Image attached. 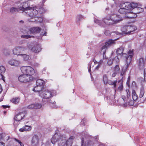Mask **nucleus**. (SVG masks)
<instances>
[{
    "label": "nucleus",
    "instance_id": "5701e85b",
    "mask_svg": "<svg viewBox=\"0 0 146 146\" xmlns=\"http://www.w3.org/2000/svg\"><path fill=\"white\" fill-rule=\"evenodd\" d=\"M138 64L140 69L143 68L144 65V63L143 59L142 58H141L139 59Z\"/></svg>",
    "mask_w": 146,
    "mask_h": 146
},
{
    "label": "nucleus",
    "instance_id": "09e8293b",
    "mask_svg": "<svg viewBox=\"0 0 146 146\" xmlns=\"http://www.w3.org/2000/svg\"><path fill=\"white\" fill-rule=\"evenodd\" d=\"M105 35L107 36H108L110 34V32L109 31H106L104 32Z\"/></svg>",
    "mask_w": 146,
    "mask_h": 146
},
{
    "label": "nucleus",
    "instance_id": "9d476101",
    "mask_svg": "<svg viewBox=\"0 0 146 146\" xmlns=\"http://www.w3.org/2000/svg\"><path fill=\"white\" fill-rule=\"evenodd\" d=\"M141 6V5L140 4H138L137 3L133 2L130 3L127 2L124 3L123 5V7H127V8L129 9V10L137 7L138 6Z\"/></svg>",
    "mask_w": 146,
    "mask_h": 146
},
{
    "label": "nucleus",
    "instance_id": "5fc2aeb1",
    "mask_svg": "<svg viewBox=\"0 0 146 146\" xmlns=\"http://www.w3.org/2000/svg\"><path fill=\"white\" fill-rule=\"evenodd\" d=\"M2 90L1 86V84H0V94L2 92Z\"/></svg>",
    "mask_w": 146,
    "mask_h": 146
},
{
    "label": "nucleus",
    "instance_id": "e2e57ef3",
    "mask_svg": "<svg viewBox=\"0 0 146 146\" xmlns=\"http://www.w3.org/2000/svg\"><path fill=\"white\" fill-rule=\"evenodd\" d=\"M53 107L54 108H56V106H54Z\"/></svg>",
    "mask_w": 146,
    "mask_h": 146
},
{
    "label": "nucleus",
    "instance_id": "aec40b11",
    "mask_svg": "<svg viewBox=\"0 0 146 146\" xmlns=\"http://www.w3.org/2000/svg\"><path fill=\"white\" fill-rule=\"evenodd\" d=\"M44 89L43 87H40V86H35L33 89V90L35 92H38L39 93V95L41 93Z\"/></svg>",
    "mask_w": 146,
    "mask_h": 146
},
{
    "label": "nucleus",
    "instance_id": "f704fd0d",
    "mask_svg": "<svg viewBox=\"0 0 146 146\" xmlns=\"http://www.w3.org/2000/svg\"><path fill=\"white\" fill-rule=\"evenodd\" d=\"M19 11V9L15 7H13L10 9V12L12 13H13Z\"/></svg>",
    "mask_w": 146,
    "mask_h": 146
},
{
    "label": "nucleus",
    "instance_id": "393cba45",
    "mask_svg": "<svg viewBox=\"0 0 146 146\" xmlns=\"http://www.w3.org/2000/svg\"><path fill=\"white\" fill-rule=\"evenodd\" d=\"M5 69L3 66H0V76L1 77V78L4 81V79L3 78V76L2 74L5 72Z\"/></svg>",
    "mask_w": 146,
    "mask_h": 146
},
{
    "label": "nucleus",
    "instance_id": "72a5a7b5",
    "mask_svg": "<svg viewBox=\"0 0 146 146\" xmlns=\"http://www.w3.org/2000/svg\"><path fill=\"white\" fill-rule=\"evenodd\" d=\"M132 97L134 100H136L138 98V96L137 95L135 90L132 92Z\"/></svg>",
    "mask_w": 146,
    "mask_h": 146
},
{
    "label": "nucleus",
    "instance_id": "6ab92c4d",
    "mask_svg": "<svg viewBox=\"0 0 146 146\" xmlns=\"http://www.w3.org/2000/svg\"><path fill=\"white\" fill-rule=\"evenodd\" d=\"M137 29V27L134 25H128V34H133V32Z\"/></svg>",
    "mask_w": 146,
    "mask_h": 146
},
{
    "label": "nucleus",
    "instance_id": "39448f33",
    "mask_svg": "<svg viewBox=\"0 0 146 146\" xmlns=\"http://www.w3.org/2000/svg\"><path fill=\"white\" fill-rule=\"evenodd\" d=\"M115 40H109L105 43V44L102 48L101 52H103V58H106L105 55L106 50L108 47L114 44Z\"/></svg>",
    "mask_w": 146,
    "mask_h": 146
},
{
    "label": "nucleus",
    "instance_id": "4d7b16f0",
    "mask_svg": "<svg viewBox=\"0 0 146 146\" xmlns=\"http://www.w3.org/2000/svg\"><path fill=\"white\" fill-rule=\"evenodd\" d=\"M114 33H115L116 35H120L121 34V33H119L118 32H114Z\"/></svg>",
    "mask_w": 146,
    "mask_h": 146
},
{
    "label": "nucleus",
    "instance_id": "c9c22d12",
    "mask_svg": "<svg viewBox=\"0 0 146 146\" xmlns=\"http://www.w3.org/2000/svg\"><path fill=\"white\" fill-rule=\"evenodd\" d=\"M103 79L104 84H107L108 81V79L107 75L105 74L103 76Z\"/></svg>",
    "mask_w": 146,
    "mask_h": 146
},
{
    "label": "nucleus",
    "instance_id": "e433bc0d",
    "mask_svg": "<svg viewBox=\"0 0 146 146\" xmlns=\"http://www.w3.org/2000/svg\"><path fill=\"white\" fill-rule=\"evenodd\" d=\"M113 62V59L109 58L108 60V64L109 66H110L112 64Z\"/></svg>",
    "mask_w": 146,
    "mask_h": 146
},
{
    "label": "nucleus",
    "instance_id": "dca6fc26",
    "mask_svg": "<svg viewBox=\"0 0 146 146\" xmlns=\"http://www.w3.org/2000/svg\"><path fill=\"white\" fill-rule=\"evenodd\" d=\"M41 29L38 27H33L30 28L29 31L31 33L33 34L39 33L41 31Z\"/></svg>",
    "mask_w": 146,
    "mask_h": 146
},
{
    "label": "nucleus",
    "instance_id": "4468645a",
    "mask_svg": "<svg viewBox=\"0 0 146 146\" xmlns=\"http://www.w3.org/2000/svg\"><path fill=\"white\" fill-rule=\"evenodd\" d=\"M84 140L82 138V146H94V143L92 141V139H88L84 143Z\"/></svg>",
    "mask_w": 146,
    "mask_h": 146
},
{
    "label": "nucleus",
    "instance_id": "f03ea898",
    "mask_svg": "<svg viewBox=\"0 0 146 146\" xmlns=\"http://www.w3.org/2000/svg\"><path fill=\"white\" fill-rule=\"evenodd\" d=\"M51 141L53 144L58 142L59 146H64L65 145V137H63L59 132H57L55 134L51 139Z\"/></svg>",
    "mask_w": 146,
    "mask_h": 146
},
{
    "label": "nucleus",
    "instance_id": "49530a36",
    "mask_svg": "<svg viewBox=\"0 0 146 146\" xmlns=\"http://www.w3.org/2000/svg\"><path fill=\"white\" fill-rule=\"evenodd\" d=\"M126 93L127 94V98H129L130 96V94L129 93V90H126Z\"/></svg>",
    "mask_w": 146,
    "mask_h": 146
},
{
    "label": "nucleus",
    "instance_id": "c756f323",
    "mask_svg": "<svg viewBox=\"0 0 146 146\" xmlns=\"http://www.w3.org/2000/svg\"><path fill=\"white\" fill-rule=\"evenodd\" d=\"M18 56L22 57L23 60L25 61L28 60L29 58V56L26 54H18Z\"/></svg>",
    "mask_w": 146,
    "mask_h": 146
},
{
    "label": "nucleus",
    "instance_id": "37998d69",
    "mask_svg": "<svg viewBox=\"0 0 146 146\" xmlns=\"http://www.w3.org/2000/svg\"><path fill=\"white\" fill-rule=\"evenodd\" d=\"M6 135L3 133H1L0 134V141H1L3 140L4 139Z\"/></svg>",
    "mask_w": 146,
    "mask_h": 146
},
{
    "label": "nucleus",
    "instance_id": "20e7f679",
    "mask_svg": "<svg viewBox=\"0 0 146 146\" xmlns=\"http://www.w3.org/2000/svg\"><path fill=\"white\" fill-rule=\"evenodd\" d=\"M21 69L23 73L29 76H31L35 73L34 69L29 66L22 67L21 68Z\"/></svg>",
    "mask_w": 146,
    "mask_h": 146
},
{
    "label": "nucleus",
    "instance_id": "3c124183",
    "mask_svg": "<svg viewBox=\"0 0 146 146\" xmlns=\"http://www.w3.org/2000/svg\"><path fill=\"white\" fill-rule=\"evenodd\" d=\"M117 73V72H115V71H114V72L112 74V77H115V76L116 75Z\"/></svg>",
    "mask_w": 146,
    "mask_h": 146
},
{
    "label": "nucleus",
    "instance_id": "ddd939ff",
    "mask_svg": "<svg viewBox=\"0 0 146 146\" xmlns=\"http://www.w3.org/2000/svg\"><path fill=\"white\" fill-rule=\"evenodd\" d=\"M39 138L36 135H34L32 137L31 140L32 146H38L39 143Z\"/></svg>",
    "mask_w": 146,
    "mask_h": 146
},
{
    "label": "nucleus",
    "instance_id": "58836bf2",
    "mask_svg": "<svg viewBox=\"0 0 146 146\" xmlns=\"http://www.w3.org/2000/svg\"><path fill=\"white\" fill-rule=\"evenodd\" d=\"M103 63V61L101 60L100 62L98 63V64L97 66H96L95 68V70H98L100 68V66L101 65L102 63Z\"/></svg>",
    "mask_w": 146,
    "mask_h": 146
},
{
    "label": "nucleus",
    "instance_id": "79ce46f5",
    "mask_svg": "<svg viewBox=\"0 0 146 146\" xmlns=\"http://www.w3.org/2000/svg\"><path fill=\"white\" fill-rule=\"evenodd\" d=\"M33 37V36H31L30 35H22L21 36V37L22 38H30L31 37Z\"/></svg>",
    "mask_w": 146,
    "mask_h": 146
},
{
    "label": "nucleus",
    "instance_id": "bf43d9fd",
    "mask_svg": "<svg viewBox=\"0 0 146 146\" xmlns=\"http://www.w3.org/2000/svg\"><path fill=\"white\" fill-rule=\"evenodd\" d=\"M127 17L128 18H133L134 17L133 16H130L129 15H128V16H127Z\"/></svg>",
    "mask_w": 146,
    "mask_h": 146
},
{
    "label": "nucleus",
    "instance_id": "c03bdc74",
    "mask_svg": "<svg viewBox=\"0 0 146 146\" xmlns=\"http://www.w3.org/2000/svg\"><path fill=\"white\" fill-rule=\"evenodd\" d=\"M15 140L20 145V146H24L23 143L21 142L19 140L17 139L16 138H15Z\"/></svg>",
    "mask_w": 146,
    "mask_h": 146
},
{
    "label": "nucleus",
    "instance_id": "864d4df0",
    "mask_svg": "<svg viewBox=\"0 0 146 146\" xmlns=\"http://www.w3.org/2000/svg\"><path fill=\"white\" fill-rule=\"evenodd\" d=\"M3 108H9V106H8L3 105L2 106Z\"/></svg>",
    "mask_w": 146,
    "mask_h": 146
},
{
    "label": "nucleus",
    "instance_id": "2f4dec72",
    "mask_svg": "<svg viewBox=\"0 0 146 146\" xmlns=\"http://www.w3.org/2000/svg\"><path fill=\"white\" fill-rule=\"evenodd\" d=\"M144 88L143 86H142L140 89V91L139 95V97L140 98H142L144 94Z\"/></svg>",
    "mask_w": 146,
    "mask_h": 146
},
{
    "label": "nucleus",
    "instance_id": "1a4fd4ad",
    "mask_svg": "<svg viewBox=\"0 0 146 146\" xmlns=\"http://www.w3.org/2000/svg\"><path fill=\"white\" fill-rule=\"evenodd\" d=\"M16 4L17 5V6L19 8L18 9L19 10H22L26 13H27V12H26V11L29 10H30L31 9L30 7H26V6L25 5L27 4V3L26 2L21 3L19 1L17 2Z\"/></svg>",
    "mask_w": 146,
    "mask_h": 146
},
{
    "label": "nucleus",
    "instance_id": "412c9836",
    "mask_svg": "<svg viewBox=\"0 0 146 146\" xmlns=\"http://www.w3.org/2000/svg\"><path fill=\"white\" fill-rule=\"evenodd\" d=\"M32 127L31 126L25 125L23 127L20 128L19 131L21 132H23L24 131H29L32 129Z\"/></svg>",
    "mask_w": 146,
    "mask_h": 146
},
{
    "label": "nucleus",
    "instance_id": "f3484780",
    "mask_svg": "<svg viewBox=\"0 0 146 146\" xmlns=\"http://www.w3.org/2000/svg\"><path fill=\"white\" fill-rule=\"evenodd\" d=\"M25 116V114L23 112L19 113L15 116L14 119L16 121H19L22 119Z\"/></svg>",
    "mask_w": 146,
    "mask_h": 146
},
{
    "label": "nucleus",
    "instance_id": "423d86ee",
    "mask_svg": "<svg viewBox=\"0 0 146 146\" xmlns=\"http://www.w3.org/2000/svg\"><path fill=\"white\" fill-rule=\"evenodd\" d=\"M18 78L20 82L23 83L30 82L33 79V78L32 76H29L25 74L20 75Z\"/></svg>",
    "mask_w": 146,
    "mask_h": 146
},
{
    "label": "nucleus",
    "instance_id": "0eeeda50",
    "mask_svg": "<svg viewBox=\"0 0 146 146\" xmlns=\"http://www.w3.org/2000/svg\"><path fill=\"white\" fill-rule=\"evenodd\" d=\"M40 96L43 98L48 99L53 96L52 92L44 88L42 92L40 94Z\"/></svg>",
    "mask_w": 146,
    "mask_h": 146
},
{
    "label": "nucleus",
    "instance_id": "a878e982",
    "mask_svg": "<svg viewBox=\"0 0 146 146\" xmlns=\"http://www.w3.org/2000/svg\"><path fill=\"white\" fill-rule=\"evenodd\" d=\"M123 49L124 48L122 46H121L117 48L116 51V52L117 55H121L124 54H125V53H123Z\"/></svg>",
    "mask_w": 146,
    "mask_h": 146
},
{
    "label": "nucleus",
    "instance_id": "8fccbe9b",
    "mask_svg": "<svg viewBox=\"0 0 146 146\" xmlns=\"http://www.w3.org/2000/svg\"><path fill=\"white\" fill-rule=\"evenodd\" d=\"M137 8H138L137 9L140 11L139 12V13L142 12L143 11V9L139 7V6L137 7Z\"/></svg>",
    "mask_w": 146,
    "mask_h": 146
},
{
    "label": "nucleus",
    "instance_id": "cd10ccee",
    "mask_svg": "<svg viewBox=\"0 0 146 146\" xmlns=\"http://www.w3.org/2000/svg\"><path fill=\"white\" fill-rule=\"evenodd\" d=\"M108 84L110 85H113V88L115 89V92H116V89H115L116 87V84L117 83V80L115 81H111L110 80L108 81Z\"/></svg>",
    "mask_w": 146,
    "mask_h": 146
},
{
    "label": "nucleus",
    "instance_id": "603ef678",
    "mask_svg": "<svg viewBox=\"0 0 146 146\" xmlns=\"http://www.w3.org/2000/svg\"><path fill=\"white\" fill-rule=\"evenodd\" d=\"M0 146H5V143L2 142H0Z\"/></svg>",
    "mask_w": 146,
    "mask_h": 146
},
{
    "label": "nucleus",
    "instance_id": "473e14b6",
    "mask_svg": "<svg viewBox=\"0 0 146 146\" xmlns=\"http://www.w3.org/2000/svg\"><path fill=\"white\" fill-rule=\"evenodd\" d=\"M20 100V98L19 97H16L13 98L11 100V102L12 103L15 104L18 103Z\"/></svg>",
    "mask_w": 146,
    "mask_h": 146
},
{
    "label": "nucleus",
    "instance_id": "2eb2a0df",
    "mask_svg": "<svg viewBox=\"0 0 146 146\" xmlns=\"http://www.w3.org/2000/svg\"><path fill=\"white\" fill-rule=\"evenodd\" d=\"M8 63L11 66L15 67H18L20 64V62L19 61L14 59L10 60L9 61Z\"/></svg>",
    "mask_w": 146,
    "mask_h": 146
},
{
    "label": "nucleus",
    "instance_id": "a18cd8bd",
    "mask_svg": "<svg viewBox=\"0 0 146 146\" xmlns=\"http://www.w3.org/2000/svg\"><path fill=\"white\" fill-rule=\"evenodd\" d=\"M82 16L81 15H78L76 17V20L78 21H79L82 19Z\"/></svg>",
    "mask_w": 146,
    "mask_h": 146
},
{
    "label": "nucleus",
    "instance_id": "6e6d98bb",
    "mask_svg": "<svg viewBox=\"0 0 146 146\" xmlns=\"http://www.w3.org/2000/svg\"><path fill=\"white\" fill-rule=\"evenodd\" d=\"M130 80V78L129 77L128 78V79H127V84H128V83L129 84V82Z\"/></svg>",
    "mask_w": 146,
    "mask_h": 146
},
{
    "label": "nucleus",
    "instance_id": "a211bd4d",
    "mask_svg": "<svg viewBox=\"0 0 146 146\" xmlns=\"http://www.w3.org/2000/svg\"><path fill=\"white\" fill-rule=\"evenodd\" d=\"M42 107L41 104H33L30 105L27 108L29 109H39Z\"/></svg>",
    "mask_w": 146,
    "mask_h": 146
},
{
    "label": "nucleus",
    "instance_id": "b1692460",
    "mask_svg": "<svg viewBox=\"0 0 146 146\" xmlns=\"http://www.w3.org/2000/svg\"><path fill=\"white\" fill-rule=\"evenodd\" d=\"M123 81L122 80H119L118 82L119 83V86L117 88V91L119 92H121L123 90Z\"/></svg>",
    "mask_w": 146,
    "mask_h": 146
},
{
    "label": "nucleus",
    "instance_id": "052dcab7",
    "mask_svg": "<svg viewBox=\"0 0 146 146\" xmlns=\"http://www.w3.org/2000/svg\"><path fill=\"white\" fill-rule=\"evenodd\" d=\"M95 137V139H96V140L97 141V139H98V136H96Z\"/></svg>",
    "mask_w": 146,
    "mask_h": 146
},
{
    "label": "nucleus",
    "instance_id": "680f3d73",
    "mask_svg": "<svg viewBox=\"0 0 146 146\" xmlns=\"http://www.w3.org/2000/svg\"><path fill=\"white\" fill-rule=\"evenodd\" d=\"M19 22L21 23H23L24 22L23 21H20Z\"/></svg>",
    "mask_w": 146,
    "mask_h": 146
},
{
    "label": "nucleus",
    "instance_id": "69168bd1",
    "mask_svg": "<svg viewBox=\"0 0 146 146\" xmlns=\"http://www.w3.org/2000/svg\"><path fill=\"white\" fill-rule=\"evenodd\" d=\"M145 9H146V7H145Z\"/></svg>",
    "mask_w": 146,
    "mask_h": 146
},
{
    "label": "nucleus",
    "instance_id": "a19ab883",
    "mask_svg": "<svg viewBox=\"0 0 146 146\" xmlns=\"http://www.w3.org/2000/svg\"><path fill=\"white\" fill-rule=\"evenodd\" d=\"M119 66L118 65H116L115 67L114 71L117 72L119 70Z\"/></svg>",
    "mask_w": 146,
    "mask_h": 146
},
{
    "label": "nucleus",
    "instance_id": "ea45409f",
    "mask_svg": "<svg viewBox=\"0 0 146 146\" xmlns=\"http://www.w3.org/2000/svg\"><path fill=\"white\" fill-rule=\"evenodd\" d=\"M127 101H128V104L130 106H132L134 104V100H129V101H128V100H129V99H127Z\"/></svg>",
    "mask_w": 146,
    "mask_h": 146
},
{
    "label": "nucleus",
    "instance_id": "0e129e2a",
    "mask_svg": "<svg viewBox=\"0 0 146 146\" xmlns=\"http://www.w3.org/2000/svg\"><path fill=\"white\" fill-rule=\"evenodd\" d=\"M145 70H144V74H145Z\"/></svg>",
    "mask_w": 146,
    "mask_h": 146
},
{
    "label": "nucleus",
    "instance_id": "13d9d810",
    "mask_svg": "<svg viewBox=\"0 0 146 146\" xmlns=\"http://www.w3.org/2000/svg\"><path fill=\"white\" fill-rule=\"evenodd\" d=\"M122 98L123 99V100L124 101H125V99H126L125 96H122Z\"/></svg>",
    "mask_w": 146,
    "mask_h": 146
},
{
    "label": "nucleus",
    "instance_id": "7c9ffc66",
    "mask_svg": "<svg viewBox=\"0 0 146 146\" xmlns=\"http://www.w3.org/2000/svg\"><path fill=\"white\" fill-rule=\"evenodd\" d=\"M31 9H30L29 10H32L33 11V14H30V17H34L38 13V11L36 9H33L31 7Z\"/></svg>",
    "mask_w": 146,
    "mask_h": 146
},
{
    "label": "nucleus",
    "instance_id": "9b49d317",
    "mask_svg": "<svg viewBox=\"0 0 146 146\" xmlns=\"http://www.w3.org/2000/svg\"><path fill=\"white\" fill-rule=\"evenodd\" d=\"M32 44L31 43H29L27 44V47L33 52L35 53H38L40 51L41 49L39 45H35L32 48Z\"/></svg>",
    "mask_w": 146,
    "mask_h": 146
},
{
    "label": "nucleus",
    "instance_id": "c85d7f7f",
    "mask_svg": "<svg viewBox=\"0 0 146 146\" xmlns=\"http://www.w3.org/2000/svg\"><path fill=\"white\" fill-rule=\"evenodd\" d=\"M128 25L122 27L121 29V31L123 34H128Z\"/></svg>",
    "mask_w": 146,
    "mask_h": 146
},
{
    "label": "nucleus",
    "instance_id": "4c0bfd02",
    "mask_svg": "<svg viewBox=\"0 0 146 146\" xmlns=\"http://www.w3.org/2000/svg\"><path fill=\"white\" fill-rule=\"evenodd\" d=\"M94 22L95 23L100 25H102L103 23L102 22L101 20L96 19H95L94 20Z\"/></svg>",
    "mask_w": 146,
    "mask_h": 146
},
{
    "label": "nucleus",
    "instance_id": "6e6552de",
    "mask_svg": "<svg viewBox=\"0 0 146 146\" xmlns=\"http://www.w3.org/2000/svg\"><path fill=\"white\" fill-rule=\"evenodd\" d=\"M26 49V48L25 46H16L13 50V54H14L17 55L21 54V53H23Z\"/></svg>",
    "mask_w": 146,
    "mask_h": 146
},
{
    "label": "nucleus",
    "instance_id": "7ed1b4c3",
    "mask_svg": "<svg viewBox=\"0 0 146 146\" xmlns=\"http://www.w3.org/2000/svg\"><path fill=\"white\" fill-rule=\"evenodd\" d=\"M127 56L126 57V60L127 64V67L126 68H123L121 72V76H124L125 75L126 70L129 66L130 63H131L132 58L133 55V50H130L127 52Z\"/></svg>",
    "mask_w": 146,
    "mask_h": 146
},
{
    "label": "nucleus",
    "instance_id": "f257e3e1",
    "mask_svg": "<svg viewBox=\"0 0 146 146\" xmlns=\"http://www.w3.org/2000/svg\"><path fill=\"white\" fill-rule=\"evenodd\" d=\"M122 17L119 15H113L108 16L103 19L104 22L106 25H110L117 23L122 20Z\"/></svg>",
    "mask_w": 146,
    "mask_h": 146
},
{
    "label": "nucleus",
    "instance_id": "f8f14e48",
    "mask_svg": "<svg viewBox=\"0 0 146 146\" xmlns=\"http://www.w3.org/2000/svg\"><path fill=\"white\" fill-rule=\"evenodd\" d=\"M124 4V3H121L120 5V8L118 10L119 12L121 14L125 15L127 13H129V9L127 8V7H123V5Z\"/></svg>",
    "mask_w": 146,
    "mask_h": 146
},
{
    "label": "nucleus",
    "instance_id": "4be33fe9",
    "mask_svg": "<svg viewBox=\"0 0 146 146\" xmlns=\"http://www.w3.org/2000/svg\"><path fill=\"white\" fill-rule=\"evenodd\" d=\"M74 137L73 136H71L66 142V145L67 146H72V141Z\"/></svg>",
    "mask_w": 146,
    "mask_h": 146
},
{
    "label": "nucleus",
    "instance_id": "de8ad7c7",
    "mask_svg": "<svg viewBox=\"0 0 146 146\" xmlns=\"http://www.w3.org/2000/svg\"><path fill=\"white\" fill-rule=\"evenodd\" d=\"M91 65V63L90 62L88 64V71L89 72H90L91 71L90 68Z\"/></svg>",
    "mask_w": 146,
    "mask_h": 146
},
{
    "label": "nucleus",
    "instance_id": "bb28decb",
    "mask_svg": "<svg viewBox=\"0 0 146 146\" xmlns=\"http://www.w3.org/2000/svg\"><path fill=\"white\" fill-rule=\"evenodd\" d=\"M44 84V82L41 79L38 80L36 82V85L40 87H43Z\"/></svg>",
    "mask_w": 146,
    "mask_h": 146
}]
</instances>
